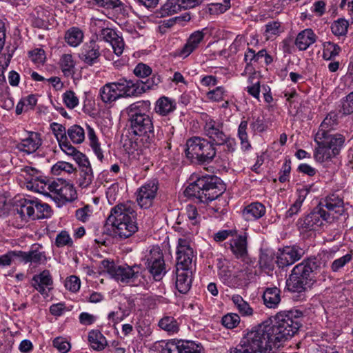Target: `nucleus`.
<instances>
[{
    "mask_svg": "<svg viewBox=\"0 0 353 353\" xmlns=\"http://www.w3.org/2000/svg\"><path fill=\"white\" fill-rule=\"evenodd\" d=\"M76 168L72 164L65 161H58L51 168V172L54 175H60L62 173L71 174Z\"/></svg>",
    "mask_w": 353,
    "mask_h": 353,
    "instance_id": "nucleus-48",
    "label": "nucleus"
},
{
    "mask_svg": "<svg viewBox=\"0 0 353 353\" xmlns=\"http://www.w3.org/2000/svg\"><path fill=\"white\" fill-rule=\"evenodd\" d=\"M159 326L169 333L174 334L179 331V325L172 316H166L163 317L159 322Z\"/></svg>",
    "mask_w": 353,
    "mask_h": 353,
    "instance_id": "nucleus-46",
    "label": "nucleus"
},
{
    "mask_svg": "<svg viewBox=\"0 0 353 353\" xmlns=\"http://www.w3.org/2000/svg\"><path fill=\"white\" fill-rule=\"evenodd\" d=\"M316 143L318 147L315 149L314 157L316 161L322 163L336 157L335 154H333L332 151L327 145L320 142Z\"/></svg>",
    "mask_w": 353,
    "mask_h": 353,
    "instance_id": "nucleus-37",
    "label": "nucleus"
},
{
    "mask_svg": "<svg viewBox=\"0 0 353 353\" xmlns=\"http://www.w3.org/2000/svg\"><path fill=\"white\" fill-rule=\"evenodd\" d=\"M73 244V241L70 238L69 234L66 231H61L57 234L55 239V245L58 248L63 246L71 247Z\"/></svg>",
    "mask_w": 353,
    "mask_h": 353,
    "instance_id": "nucleus-55",
    "label": "nucleus"
},
{
    "mask_svg": "<svg viewBox=\"0 0 353 353\" xmlns=\"http://www.w3.org/2000/svg\"><path fill=\"white\" fill-rule=\"evenodd\" d=\"M247 128L248 121L242 120L238 128V137L241 141V149L244 151H247L251 148V144L248 140Z\"/></svg>",
    "mask_w": 353,
    "mask_h": 353,
    "instance_id": "nucleus-43",
    "label": "nucleus"
},
{
    "mask_svg": "<svg viewBox=\"0 0 353 353\" xmlns=\"http://www.w3.org/2000/svg\"><path fill=\"white\" fill-rule=\"evenodd\" d=\"M327 274L326 261L321 257L311 256L293 268L286 287L292 292H305L316 282L325 281Z\"/></svg>",
    "mask_w": 353,
    "mask_h": 353,
    "instance_id": "nucleus-2",
    "label": "nucleus"
},
{
    "mask_svg": "<svg viewBox=\"0 0 353 353\" xmlns=\"http://www.w3.org/2000/svg\"><path fill=\"white\" fill-rule=\"evenodd\" d=\"M81 286L80 279L76 276H70L67 278L65 281V287L67 290L76 292H77Z\"/></svg>",
    "mask_w": 353,
    "mask_h": 353,
    "instance_id": "nucleus-57",
    "label": "nucleus"
},
{
    "mask_svg": "<svg viewBox=\"0 0 353 353\" xmlns=\"http://www.w3.org/2000/svg\"><path fill=\"white\" fill-rule=\"evenodd\" d=\"M181 8L180 0H167L160 9V17H164L166 15L173 14L180 11Z\"/></svg>",
    "mask_w": 353,
    "mask_h": 353,
    "instance_id": "nucleus-40",
    "label": "nucleus"
},
{
    "mask_svg": "<svg viewBox=\"0 0 353 353\" xmlns=\"http://www.w3.org/2000/svg\"><path fill=\"white\" fill-rule=\"evenodd\" d=\"M205 121L203 132L209 141L216 145H225L228 153L236 150V143L234 138L224 131V123L221 120H214L208 114L203 116Z\"/></svg>",
    "mask_w": 353,
    "mask_h": 353,
    "instance_id": "nucleus-6",
    "label": "nucleus"
},
{
    "mask_svg": "<svg viewBox=\"0 0 353 353\" xmlns=\"http://www.w3.org/2000/svg\"><path fill=\"white\" fill-rule=\"evenodd\" d=\"M224 184L215 175H202L185 188L184 194L194 197L199 202L208 203L219 197L225 191Z\"/></svg>",
    "mask_w": 353,
    "mask_h": 353,
    "instance_id": "nucleus-5",
    "label": "nucleus"
},
{
    "mask_svg": "<svg viewBox=\"0 0 353 353\" xmlns=\"http://www.w3.org/2000/svg\"><path fill=\"white\" fill-rule=\"evenodd\" d=\"M53 346L61 353H67L70 349V344L63 337H57L53 341Z\"/></svg>",
    "mask_w": 353,
    "mask_h": 353,
    "instance_id": "nucleus-58",
    "label": "nucleus"
},
{
    "mask_svg": "<svg viewBox=\"0 0 353 353\" xmlns=\"http://www.w3.org/2000/svg\"><path fill=\"white\" fill-rule=\"evenodd\" d=\"M353 258V256L350 253H347L345 255L335 259L331 264V270L336 272L341 270L346 264L350 263Z\"/></svg>",
    "mask_w": 353,
    "mask_h": 353,
    "instance_id": "nucleus-53",
    "label": "nucleus"
},
{
    "mask_svg": "<svg viewBox=\"0 0 353 353\" xmlns=\"http://www.w3.org/2000/svg\"><path fill=\"white\" fill-rule=\"evenodd\" d=\"M159 189V182L157 179L147 181L138 190L137 201L141 208H149L156 197Z\"/></svg>",
    "mask_w": 353,
    "mask_h": 353,
    "instance_id": "nucleus-14",
    "label": "nucleus"
},
{
    "mask_svg": "<svg viewBox=\"0 0 353 353\" xmlns=\"http://www.w3.org/2000/svg\"><path fill=\"white\" fill-rule=\"evenodd\" d=\"M290 164V160L285 159L279 172V180L281 183H284L288 180L289 175L291 171Z\"/></svg>",
    "mask_w": 353,
    "mask_h": 353,
    "instance_id": "nucleus-60",
    "label": "nucleus"
},
{
    "mask_svg": "<svg viewBox=\"0 0 353 353\" xmlns=\"http://www.w3.org/2000/svg\"><path fill=\"white\" fill-rule=\"evenodd\" d=\"M50 128L59 143L68 139L67 130L63 125L54 122L50 124Z\"/></svg>",
    "mask_w": 353,
    "mask_h": 353,
    "instance_id": "nucleus-51",
    "label": "nucleus"
},
{
    "mask_svg": "<svg viewBox=\"0 0 353 353\" xmlns=\"http://www.w3.org/2000/svg\"><path fill=\"white\" fill-rule=\"evenodd\" d=\"M64 39L69 46L77 47L83 41V32L77 27H72L65 32Z\"/></svg>",
    "mask_w": 353,
    "mask_h": 353,
    "instance_id": "nucleus-33",
    "label": "nucleus"
},
{
    "mask_svg": "<svg viewBox=\"0 0 353 353\" xmlns=\"http://www.w3.org/2000/svg\"><path fill=\"white\" fill-rule=\"evenodd\" d=\"M216 154L214 145L205 139L194 137L187 141L186 157L192 161L195 159L199 164L212 162Z\"/></svg>",
    "mask_w": 353,
    "mask_h": 353,
    "instance_id": "nucleus-7",
    "label": "nucleus"
},
{
    "mask_svg": "<svg viewBox=\"0 0 353 353\" xmlns=\"http://www.w3.org/2000/svg\"><path fill=\"white\" fill-rule=\"evenodd\" d=\"M176 109V104L171 99L162 97L159 98L155 104V112L160 115L165 116Z\"/></svg>",
    "mask_w": 353,
    "mask_h": 353,
    "instance_id": "nucleus-32",
    "label": "nucleus"
},
{
    "mask_svg": "<svg viewBox=\"0 0 353 353\" xmlns=\"http://www.w3.org/2000/svg\"><path fill=\"white\" fill-rule=\"evenodd\" d=\"M93 179L94 174L92 168H86L79 170L77 183L81 188H85L92 183Z\"/></svg>",
    "mask_w": 353,
    "mask_h": 353,
    "instance_id": "nucleus-45",
    "label": "nucleus"
},
{
    "mask_svg": "<svg viewBox=\"0 0 353 353\" xmlns=\"http://www.w3.org/2000/svg\"><path fill=\"white\" fill-rule=\"evenodd\" d=\"M59 145L63 152H65L68 156L72 157L73 159L76 157L77 153L80 152L70 144L68 139L62 141L61 143H59Z\"/></svg>",
    "mask_w": 353,
    "mask_h": 353,
    "instance_id": "nucleus-63",
    "label": "nucleus"
},
{
    "mask_svg": "<svg viewBox=\"0 0 353 353\" xmlns=\"http://www.w3.org/2000/svg\"><path fill=\"white\" fill-rule=\"evenodd\" d=\"M303 254V250L298 246L285 247L280 251L276 262L280 268H284L299 261Z\"/></svg>",
    "mask_w": 353,
    "mask_h": 353,
    "instance_id": "nucleus-19",
    "label": "nucleus"
},
{
    "mask_svg": "<svg viewBox=\"0 0 353 353\" xmlns=\"http://www.w3.org/2000/svg\"><path fill=\"white\" fill-rule=\"evenodd\" d=\"M221 323L224 327L232 329L236 327L240 323V317L237 314L230 313L223 316Z\"/></svg>",
    "mask_w": 353,
    "mask_h": 353,
    "instance_id": "nucleus-52",
    "label": "nucleus"
},
{
    "mask_svg": "<svg viewBox=\"0 0 353 353\" xmlns=\"http://www.w3.org/2000/svg\"><path fill=\"white\" fill-rule=\"evenodd\" d=\"M318 206H321L322 210H327V213H329L332 216V222L334 219H339L340 216L343 215L345 212L343 200L334 194L322 199Z\"/></svg>",
    "mask_w": 353,
    "mask_h": 353,
    "instance_id": "nucleus-17",
    "label": "nucleus"
},
{
    "mask_svg": "<svg viewBox=\"0 0 353 353\" xmlns=\"http://www.w3.org/2000/svg\"><path fill=\"white\" fill-rule=\"evenodd\" d=\"M206 32L207 29L203 28L201 30H197L192 33L185 44L181 48L176 50V55L183 59L188 57L198 48L199 43L203 40Z\"/></svg>",
    "mask_w": 353,
    "mask_h": 353,
    "instance_id": "nucleus-20",
    "label": "nucleus"
},
{
    "mask_svg": "<svg viewBox=\"0 0 353 353\" xmlns=\"http://www.w3.org/2000/svg\"><path fill=\"white\" fill-rule=\"evenodd\" d=\"M299 196L295 202L290 206L289 210L286 212L285 216L287 218L292 217L296 214L301 209V207L304 201L307 194L309 192L307 188H302L298 190Z\"/></svg>",
    "mask_w": 353,
    "mask_h": 353,
    "instance_id": "nucleus-39",
    "label": "nucleus"
},
{
    "mask_svg": "<svg viewBox=\"0 0 353 353\" xmlns=\"http://www.w3.org/2000/svg\"><path fill=\"white\" fill-rule=\"evenodd\" d=\"M34 205L36 206H34V216H33V220L47 219L51 216L52 210L48 204L41 203L38 199H34Z\"/></svg>",
    "mask_w": 353,
    "mask_h": 353,
    "instance_id": "nucleus-36",
    "label": "nucleus"
},
{
    "mask_svg": "<svg viewBox=\"0 0 353 353\" xmlns=\"http://www.w3.org/2000/svg\"><path fill=\"white\" fill-rule=\"evenodd\" d=\"M302 316L296 310L278 312L270 323L265 321L253 327L230 353H271L299 330Z\"/></svg>",
    "mask_w": 353,
    "mask_h": 353,
    "instance_id": "nucleus-1",
    "label": "nucleus"
},
{
    "mask_svg": "<svg viewBox=\"0 0 353 353\" xmlns=\"http://www.w3.org/2000/svg\"><path fill=\"white\" fill-rule=\"evenodd\" d=\"M323 221L331 223L332 216L327 213L326 210H322L321 206L317 205L307 215L299 219L297 225L299 229L305 231L314 230L323 225Z\"/></svg>",
    "mask_w": 353,
    "mask_h": 353,
    "instance_id": "nucleus-10",
    "label": "nucleus"
},
{
    "mask_svg": "<svg viewBox=\"0 0 353 353\" xmlns=\"http://www.w3.org/2000/svg\"><path fill=\"white\" fill-rule=\"evenodd\" d=\"M175 285L181 294H186L192 285V266L194 252L190 242L185 239H179L176 251Z\"/></svg>",
    "mask_w": 353,
    "mask_h": 353,
    "instance_id": "nucleus-4",
    "label": "nucleus"
},
{
    "mask_svg": "<svg viewBox=\"0 0 353 353\" xmlns=\"http://www.w3.org/2000/svg\"><path fill=\"white\" fill-rule=\"evenodd\" d=\"M316 41V35L311 29H305L299 32L294 44L300 50H305Z\"/></svg>",
    "mask_w": 353,
    "mask_h": 353,
    "instance_id": "nucleus-28",
    "label": "nucleus"
},
{
    "mask_svg": "<svg viewBox=\"0 0 353 353\" xmlns=\"http://www.w3.org/2000/svg\"><path fill=\"white\" fill-rule=\"evenodd\" d=\"M147 268L156 281H161L166 273L163 254L158 246H153L146 256Z\"/></svg>",
    "mask_w": 353,
    "mask_h": 353,
    "instance_id": "nucleus-11",
    "label": "nucleus"
},
{
    "mask_svg": "<svg viewBox=\"0 0 353 353\" xmlns=\"http://www.w3.org/2000/svg\"><path fill=\"white\" fill-rule=\"evenodd\" d=\"M177 353H201L202 346L192 341L178 340Z\"/></svg>",
    "mask_w": 353,
    "mask_h": 353,
    "instance_id": "nucleus-35",
    "label": "nucleus"
},
{
    "mask_svg": "<svg viewBox=\"0 0 353 353\" xmlns=\"http://www.w3.org/2000/svg\"><path fill=\"white\" fill-rule=\"evenodd\" d=\"M340 112L344 115L353 113V91L341 100Z\"/></svg>",
    "mask_w": 353,
    "mask_h": 353,
    "instance_id": "nucleus-50",
    "label": "nucleus"
},
{
    "mask_svg": "<svg viewBox=\"0 0 353 353\" xmlns=\"http://www.w3.org/2000/svg\"><path fill=\"white\" fill-rule=\"evenodd\" d=\"M101 265L103 271H106L114 279L125 284L134 282L141 271V265H117L108 259L103 260Z\"/></svg>",
    "mask_w": 353,
    "mask_h": 353,
    "instance_id": "nucleus-9",
    "label": "nucleus"
},
{
    "mask_svg": "<svg viewBox=\"0 0 353 353\" xmlns=\"http://www.w3.org/2000/svg\"><path fill=\"white\" fill-rule=\"evenodd\" d=\"M63 99L65 105L70 109L74 108L79 104V99L72 90L66 91L63 95Z\"/></svg>",
    "mask_w": 353,
    "mask_h": 353,
    "instance_id": "nucleus-56",
    "label": "nucleus"
},
{
    "mask_svg": "<svg viewBox=\"0 0 353 353\" xmlns=\"http://www.w3.org/2000/svg\"><path fill=\"white\" fill-rule=\"evenodd\" d=\"M30 57L36 63H41L45 61V51L41 48L34 49L29 52Z\"/></svg>",
    "mask_w": 353,
    "mask_h": 353,
    "instance_id": "nucleus-62",
    "label": "nucleus"
},
{
    "mask_svg": "<svg viewBox=\"0 0 353 353\" xmlns=\"http://www.w3.org/2000/svg\"><path fill=\"white\" fill-rule=\"evenodd\" d=\"M87 129L88 137L90 141V145L92 150L94 151V154L97 157L98 159L102 161L103 159V151L100 147V143H99L95 132L94 129L92 128L90 125H88Z\"/></svg>",
    "mask_w": 353,
    "mask_h": 353,
    "instance_id": "nucleus-41",
    "label": "nucleus"
},
{
    "mask_svg": "<svg viewBox=\"0 0 353 353\" xmlns=\"http://www.w3.org/2000/svg\"><path fill=\"white\" fill-rule=\"evenodd\" d=\"M349 23L344 19H339L331 25L332 33L336 36H343L347 32Z\"/></svg>",
    "mask_w": 353,
    "mask_h": 353,
    "instance_id": "nucleus-47",
    "label": "nucleus"
},
{
    "mask_svg": "<svg viewBox=\"0 0 353 353\" xmlns=\"http://www.w3.org/2000/svg\"><path fill=\"white\" fill-rule=\"evenodd\" d=\"M32 282L45 285L46 287L51 285L53 283L52 278L48 270H43L39 274H36L32 278Z\"/></svg>",
    "mask_w": 353,
    "mask_h": 353,
    "instance_id": "nucleus-54",
    "label": "nucleus"
},
{
    "mask_svg": "<svg viewBox=\"0 0 353 353\" xmlns=\"http://www.w3.org/2000/svg\"><path fill=\"white\" fill-rule=\"evenodd\" d=\"M60 66L65 77L72 76L74 74L75 61L72 54H63L60 59Z\"/></svg>",
    "mask_w": 353,
    "mask_h": 353,
    "instance_id": "nucleus-38",
    "label": "nucleus"
},
{
    "mask_svg": "<svg viewBox=\"0 0 353 353\" xmlns=\"http://www.w3.org/2000/svg\"><path fill=\"white\" fill-rule=\"evenodd\" d=\"M281 290L276 287L269 288L263 292L264 304L269 308H275L281 301Z\"/></svg>",
    "mask_w": 353,
    "mask_h": 353,
    "instance_id": "nucleus-31",
    "label": "nucleus"
},
{
    "mask_svg": "<svg viewBox=\"0 0 353 353\" xmlns=\"http://www.w3.org/2000/svg\"><path fill=\"white\" fill-rule=\"evenodd\" d=\"M161 81V77L156 74H154L151 79H147L145 82L137 81V85H139V88H143V90L141 92V94H143L148 90L154 89V87L157 86Z\"/></svg>",
    "mask_w": 353,
    "mask_h": 353,
    "instance_id": "nucleus-49",
    "label": "nucleus"
},
{
    "mask_svg": "<svg viewBox=\"0 0 353 353\" xmlns=\"http://www.w3.org/2000/svg\"><path fill=\"white\" fill-rule=\"evenodd\" d=\"M19 259L25 263H32L35 265L43 264L47 261L45 252L32 248L28 252L18 251Z\"/></svg>",
    "mask_w": 353,
    "mask_h": 353,
    "instance_id": "nucleus-26",
    "label": "nucleus"
},
{
    "mask_svg": "<svg viewBox=\"0 0 353 353\" xmlns=\"http://www.w3.org/2000/svg\"><path fill=\"white\" fill-rule=\"evenodd\" d=\"M265 211V207L261 203L254 202L243 209L242 216L247 221H254L263 216Z\"/></svg>",
    "mask_w": 353,
    "mask_h": 353,
    "instance_id": "nucleus-27",
    "label": "nucleus"
},
{
    "mask_svg": "<svg viewBox=\"0 0 353 353\" xmlns=\"http://www.w3.org/2000/svg\"><path fill=\"white\" fill-rule=\"evenodd\" d=\"M134 73L137 77L143 78L149 76L152 73V69L148 65L140 63L135 67Z\"/></svg>",
    "mask_w": 353,
    "mask_h": 353,
    "instance_id": "nucleus-61",
    "label": "nucleus"
},
{
    "mask_svg": "<svg viewBox=\"0 0 353 353\" xmlns=\"http://www.w3.org/2000/svg\"><path fill=\"white\" fill-rule=\"evenodd\" d=\"M117 91V94H121L122 97H137L141 94L143 88H139L137 81H128L125 79H119L118 81L110 83Z\"/></svg>",
    "mask_w": 353,
    "mask_h": 353,
    "instance_id": "nucleus-21",
    "label": "nucleus"
},
{
    "mask_svg": "<svg viewBox=\"0 0 353 353\" xmlns=\"http://www.w3.org/2000/svg\"><path fill=\"white\" fill-rule=\"evenodd\" d=\"M128 120L133 134L142 137L141 140L144 141L146 143L154 141L155 134L150 116L142 118L136 117Z\"/></svg>",
    "mask_w": 353,
    "mask_h": 353,
    "instance_id": "nucleus-12",
    "label": "nucleus"
},
{
    "mask_svg": "<svg viewBox=\"0 0 353 353\" xmlns=\"http://www.w3.org/2000/svg\"><path fill=\"white\" fill-rule=\"evenodd\" d=\"M34 199H20L16 201L13 209L14 219L17 222V227H21L30 219L33 220L34 214Z\"/></svg>",
    "mask_w": 353,
    "mask_h": 353,
    "instance_id": "nucleus-13",
    "label": "nucleus"
},
{
    "mask_svg": "<svg viewBox=\"0 0 353 353\" xmlns=\"http://www.w3.org/2000/svg\"><path fill=\"white\" fill-rule=\"evenodd\" d=\"M100 57V47L94 41L84 43L79 55L80 60L88 66L99 63Z\"/></svg>",
    "mask_w": 353,
    "mask_h": 353,
    "instance_id": "nucleus-18",
    "label": "nucleus"
},
{
    "mask_svg": "<svg viewBox=\"0 0 353 353\" xmlns=\"http://www.w3.org/2000/svg\"><path fill=\"white\" fill-rule=\"evenodd\" d=\"M20 175L26 180L27 188L41 193V190L39 187L46 188L49 181H46L41 175V172L34 168L26 166L21 169Z\"/></svg>",
    "mask_w": 353,
    "mask_h": 353,
    "instance_id": "nucleus-16",
    "label": "nucleus"
},
{
    "mask_svg": "<svg viewBox=\"0 0 353 353\" xmlns=\"http://www.w3.org/2000/svg\"><path fill=\"white\" fill-rule=\"evenodd\" d=\"M107 223L113 228L116 236L125 239L138 231L137 213L130 204L119 203L113 207Z\"/></svg>",
    "mask_w": 353,
    "mask_h": 353,
    "instance_id": "nucleus-3",
    "label": "nucleus"
},
{
    "mask_svg": "<svg viewBox=\"0 0 353 353\" xmlns=\"http://www.w3.org/2000/svg\"><path fill=\"white\" fill-rule=\"evenodd\" d=\"M67 134L73 143H81L85 139V131L79 125H73L67 130Z\"/></svg>",
    "mask_w": 353,
    "mask_h": 353,
    "instance_id": "nucleus-42",
    "label": "nucleus"
},
{
    "mask_svg": "<svg viewBox=\"0 0 353 353\" xmlns=\"http://www.w3.org/2000/svg\"><path fill=\"white\" fill-rule=\"evenodd\" d=\"M323 57L325 60H332L338 56L341 51L339 46L331 41L324 42L323 44Z\"/></svg>",
    "mask_w": 353,
    "mask_h": 353,
    "instance_id": "nucleus-44",
    "label": "nucleus"
},
{
    "mask_svg": "<svg viewBox=\"0 0 353 353\" xmlns=\"http://www.w3.org/2000/svg\"><path fill=\"white\" fill-rule=\"evenodd\" d=\"M244 271L242 270H235L233 267L228 265H221L219 267L218 276L223 284L230 288H238L242 285V282L245 278Z\"/></svg>",
    "mask_w": 353,
    "mask_h": 353,
    "instance_id": "nucleus-15",
    "label": "nucleus"
},
{
    "mask_svg": "<svg viewBox=\"0 0 353 353\" xmlns=\"http://www.w3.org/2000/svg\"><path fill=\"white\" fill-rule=\"evenodd\" d=\"M338 113L330 112L327 114L320 125L319 129L315 136L323 137V134L330 133V131L338 124Z\"/></svg>",
    "mask_w": 353,
    "mask_h": 353,
    "instance_id": "nucleus-29",
    "label": "nucleus"
},
{
    "mask_svg": "<svg viewBox=\"0 0 353 353\" xmlns=\"http://www.w3.org/2000/svg\"><path fill=\"white\" fill-rule=\"evenodd\" d=\"M88 340L91 347L97 351H101L108 345L105 337L97 330L89 332Z\"/></svg>",
    "mask_w": 353,
    "mask_h": 353,
    "instance_id": "nucleus-30",
    "label": "nucleus"
},
{
    "mask_svg": "<svg viewBox=\"0 0 353 353\" xmlns=\"http://www.w3.org/2000/svg\"><path fill=\"white\" fill-rule=\"evenodd\" d=\"M42 145L41 134L30 132L27 138H25L16 145V148L21 152L32 154L36 152Z\"/></svg>",
    "mask_w": 353,
    "mask_h": 353,
    "instance_id": "nucleus-23",
    "label": "nucleus"
},
{
    "mask_svg": "<svg viewBox=\"0 0 353 353\" xmlns=\"http://www.w3.org/2000/svg\"><path fill=\"white\" fill-rule=\"evenodd\" d=\"M39 188L41 194L51 197L59 205L72 202L77 198L74 185L63 179L49 181L46 188Z\"/></svg>",
    "mask_w": 353,
    "mask_h": 353,
    "instance_id": "nucleus-8",
    "label": "nucleus"
},
{
    "mask_svg": "<svg viewBox=\"0 0 353 353\" xmlns=\"http://www.w3.org/2000/svg\"><path fill=\"white\" fill-rule=\"evenodd\" d=\"M150 101L148 100L139 101L130 104L125 110L128 119L150 117Z\"/></svg>",
    "mask_w": 353,
    "mask_h": 353,
    "instance_id": "nucleus-25",
    "label": "nucleus"
},
{
    "mask_svg": "<svg viewBox=\"0 0 353 353\" xmlns=\"http://www.w3.org/2000/svg\"><path fill=\"white\" fill-rule=\"evenodd\" d=\"M100 98L105 103H110L121 98V94H117L110 83L105 84L99 90Z\"/></svg>",
    "mask_w": 353,
    "mask_h": 353,
    "instance_id": "nucleus-34",
    "label": "nucleus"
},
{
    "mask_svg": "<svg viewBox=\"0 0 353 353\" xmlns=\"http://www.w3.org/2000/svg\"><path fill=\"white\" fill-rule=\"evenodd\" d=\"M225 90L223 87L219 86L215 89L209 91L207 93V97L209 99L214 101H221L223 99V96Z\"/></svg>",
    "mask_w": 353,
    "mask_h": 353,
    "instance_id": "nucleus-59",
    "label": "nucleus"
},
{
    "mask_svg": "<svg viewBox=\"0 0 353 353\" xmlns=\"http://www.w3.org/2000/svg\"><path fill=\"white\" fill-rule=\"evenodd\" d=\"M281 31V23L279 21H272L265 26V32L268 37L273 35H276Z\"/></svg>",
    "mask_w": 353,
    "mask_h": 353,
    "instance_id": "nucleus-64",
    "label": "nucleus"
},
{
    "mask_svg": "<svg viewBox=\"0 0 353 353\" xmlns=\"http://www.w3.org/2000/svg\"><path fill=\"white\" fill-rule=\"evenodd\" d=\"M345 140V137L338 133H327L323 134V137L321 136H315L314 138L315 142H320L321 143H323V144H325L330 149H331L333 154H335L336 156L340 153L341 150L344 145Z\"/></svg>",
    "mask_w": 353,
    "mask_h": 353,
    "instance_id": "nucleus-22",
    "label": "nucleus"
},
{
    "mask_svg": "<svg viewBox=\"0 0 353 353\" xmlns=\"http://www.w3.org/2000/svg\"><path fill=\"white\" fill-rule=\"evenodd\" d=\"M230 248L237 259L244 258L248 255V235L246 233L234 235L230 240Z\"/></svg>",
    "mask_w": 353,
    "mask_h": 353,
    "instance_id": "nucleus-24",
    "label": "nucleus"
}]
</instances>
